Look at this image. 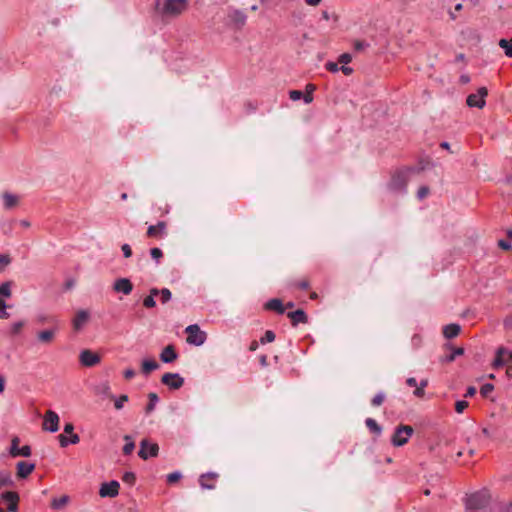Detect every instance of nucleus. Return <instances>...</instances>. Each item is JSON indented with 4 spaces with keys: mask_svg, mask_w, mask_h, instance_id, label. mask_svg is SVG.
<instances>
[{
    "mask_svg": "<svg viewBox=\"0 0 512 512\" xmlns=\"http://www.w3.org/2000/svg\"><path fill=\"white\" fill-rule=\"evenodd\" d=\"M414 168H403L396 171L389 183L390 189L398 194L404 195L407 191V183L409 180V176L412 172H414Z\"/></svg>",
    "mask_w": 512,
    "mask_h": 512,
    "instance_id": "obj_1",
    "label": "nucleus"
},
{
    "mask_svg": "<svg viewBox=\"0 0 512 512\" xmlns=\"http://www.w3.org/2000/svg\"><path fill=\"white\" fill-rule=\"evenodd\" d=\"M490 501V495L487 490H481L469 495L465 501L467 512H475L484 509Z\"/></svg>",
    "mask_w": 512,
    "mask_h": 512,
    "instance_id": "obj_2",
    "label": "nucleus"
},
{
    "mask_svg": "<svg viewBox=\"0 0 512 512\" xmlns=\"http://www.w3.org/2000/svg\"><path fill=\"white\" fill-rule=\"evenodd\" d=\"M188 8V0H165L161 8L164 16H178Z\"/></svg>",
    "mask_w": 512,
    "mask_h": 512,
    "instance_id": "obj_3",
    "label": "nucleus"
},
{
    "mask_svg": "<svg viewBox=\"0 0 512 512\" xmlns=\"http://www.w3.org/2000/svg\"><path fill=\"white\" fill-rule=\"evenodd\" d=\"M412 434H413V428L411 426L400 425V426L396 427V429L392 435V438H391V443L395 447L403 446L404 444H406L408 442V440L412 436Z\"/></svg>",
    "mask_w": 512,
    "mask_h": 512,
    "instance_id": "obj_4",
    "label": "nucleus"
},
{
    "mask_svg": "<svg viewBox=\"0 0 512 512\" xmlns=\"http://www.w3.org/2000/svg\"><path fill=\"white\" fill-rule=\"evenodd\" d=\"M185 332L188 334L186 341L191 345L201 346L206 341V333L197 324L187 326Z\"/></svg>",
    "mask_w": 512,
    "mask_h": 512,
    "instance_id": "obj_5",
    "label": "nucleus"
},
{
    "mask_svg": "<svg viewBox=\"0 0 512 512\" xmlns=\"http://www.w3.org/2000/svg\"><path fill=\"white\" fill-rule=\"evenodd\" d=\"M487 94V88L480 87L476 93H472L467 97L466 103L469 107L482 109L486 105L485 97Z\"/></svg>",
    "mask_w": 512,
    "mask_h": 512,
    "instance_id": "obj_6",
    "label": "nucleus"
},
{
    "mask_svg": "<svg viewBox=\"0 0 512 512\" xmlns=\"http://www.w3.org/2000/svg\"><path fill=\"white\" fill-rule=\"evenodd\" d=\"M159 452V446L156 443H149L148 440L143 439L140 442V449L138 451V456L147 460L150 457H156Z\"/></svg>",
    "mask_w": 512,
    "mask_h": 512,
    "instance_id": "obj_7",
    "label": "nucleus"
},
{
    "mask_svg": "<svg viewBox=\"0 0 512 512\" xmlns=\"http://www.w3.org/2000/svg\"><path fill=\"white\" fill-rule=\"evenodd\" d=\"M0 500L2 502H6L7 512H18V503L20 501V496L15 491H5L0 494Z\"/></svg>",
    "mask_w": 512,
    "mask_h": 512,
    "instance_id": "obj_8",
    "label": "nucleus"
},
{
    "mask_svg": "<svg viewBox=\"0 0 512 512\" xmlns=\"http://www.w3.org/2000/svg\"><path fill=\"white\" fill-rule=\"evenodd\" d=\"M162 384L172 390L180 389L184 384V378L179 373H165L161 378Z\"/></svg>",
    "mask_w": 512,
    "mask_h": 512,
    "instance_id": "obj_9",
    "label": "nucleus"
},
{
    "mask_svg": "<svg viewBox=\"0 0 512 512\" xmlns=\"http://www.w3.org/2000/svg\"><path fill=\"white\" fill-rule=\"evenodd\" d=\"M507 361H512V350L509 351L503 346L498 347L496 350L495 359L492 363V367L498 369L503 367Z\"/></svg>",
    "mask_w": 512,
    "mask_h": 512,
    "instance_id": "obj_10",
    "label": "nucleus"
},
{
    "mask_svg": "<svg viewBox=\"0 0 512 512\" xmlns=\"http://www.w3.org/2000/svg\"><path fill=\"white\" fill-rule=\"evenodd\" d=\"M43 429L55 433L59 429V416L56 412L48 410L44 416Z\"/></svg>",
    "mask_w": 512,
    "mask_h": 512,
    "instance_id": "obj_11",
    "label": "nucleus"
},
{
    "mask_svg": "<svg viewBox=\"0 0 512 512\" xmlns=\"http://www.w3.org/2000/svg\"><path fill=\"white\" fill-rule=\"evenodd\" d=\"M120 484L116 480H112L110 482H105L101 485L99 489V495L103 498L109 497L114 498L119 494Z\"/></svg>",
    "mask_w": 512,
    "mask_h": 512,
    "instance_id": "obj_12",
    "label": "nucleus"
},
{
    "mask_svg": "<svg viewBox=\"0 0 512 512\" xmlns=\"http://www.w3.org/2000/svg\"><path fill=\"white\" fill-rule=\"evenodd\" d=\"M19 438L14 437L11 441V446L9 449V453L12 457H29L31 455V447L29 445H24L21 448L18 446Z\"/></svg>",
    "mask_w": 512,
    "mask_h": 512,
    "instance_id": "obj_13",
    "label": "nucleus"
},
{
    "mask_svg": "<svg viewBox=\"0 0 512 512\" xmlns=\"http://www.w3.org/2000/svg\"><path fill=\"white\" fill-rule=\"evenodd\" d=\"M80 363L85 367H92L100 362V356L90 350H83L79 356Z\"/></svg>",
    "mask_w": 512,
    "mask_h": 512,
    "instance_id": "obj_14",
    "label": "nucleus"
},
{
    "mask_svg": "<svg viewBox=\"0 0 512 512\" xmlns=\"http://www.w3.org/2000/svg\"><path fill=\"white\" fill-rule=\"evenodd\" d=\"M93 392L95 395L101 397L102 399L114 398V395L111 393V388L108 381H103L94 385Z\"/></svg>",
    "mask_w": 512,
    "mask_h": 512,
    "instance_id": "obj_15",
    "label": "nucleus"
},
{
    "mask_svg": "<svg viewBox=\"0 0 512 512\" xmlns=\"http://www.w3.org/2000/svg\"><path fill=\"white\" fill-rule=\"evenodd\" d=\"M114 291L129 295L133 290V285L128 278H119L113 284Z\"/></svg>",
    "mask_w": 512,
    "mask_h": 512,
    "instance_id": "obj_16",
    "label": "nucleus"
},
{
    "mask_svg": "<svg viewBox=\"0 0 512 512\" xmlns=\"http://www.w3.org/2000/svg\"><path fill=\"white\" fill-rule=\"evenodd\" d=\"M17 476L20 479L27 478L35 469V464L27 461H20L16 465Z\"/></svg>",
    "mask_w": 512,
    "mask_h": 512,
    "instance_id": "obj_17",
    "label": "nucleus"
},
{
    "mask_svg": "<svg viewBox=\"0 0 512 512\" xmlns=\"http://www.w3.org/2000/svg\"><path fill=\"white\" fill-rule=\"evenodd\" d=\"M218 475L214 472H208L200 475L199 484L202 489L212 490L215 488L214 480Z\"/></svg>",
    "mask_w": 512,
    "mask_h": 512,
    "instance_id": "obj_18",
    "label": "nucleus"
},
{
    "mask_svg": "<svg viewBox=\"0 0 512 512\" xmlns=\"http://www.w3.org/2000/svg\"><path fill=\"white\" fill-rule=\"evenodd\" d=\"M287 316L291 320L292 326L296 327L298 324H305L308 322L307 314L302 309H297L295 311L289 312Z\"/></svg>",
    "mask_w": 512,
    "mask_h": 512,
    "instance_id": "obj_19",
    "label": "nucleus"
},
{
    "mask_svg": "<svg viewBox=\"0 0 512 512\" xmlns=\"http://www.w3.org/2000/svg\"><path fill=\"white\" fill-rule=\"evenodd\" d=\"M178 357V354L177 352L175 351V348L173 345H168L166 346L161 354H160V359L162 362L164 363H171L173 362L174 360H176Z\"/></svg>",
    "mask_w": 512,
    "mask_h": 512,
    "instance_id": "obj_20",
    "label": "nucleus"
},
{
    "mask_svg": "<svg viewBox=\"0 0 512 512\" xmlns=\"http://www.w3.org/2000/svg\"><path fill=\"white\" fill-rule=\"evenodd\" d=\"M229 18L238 28L243 27L247 20L246 14L238 9L232 10L229 14Z\"/></svg>",
    "mask_w": 512,
    "mask_h": 512,
    "instance_id": "obj_21",
    "label": "nucleus"
},
{
    "mask_svg": "<svg viewBox=\"0 0 512 512\" xmlns=\"http://www.w3.org/2000/svg\"><path fill=\"white\" fill-rule=\"evenodd\" d=\"M264 308L266 310H273L281 315L285 313V306L283 305L282 301L278 298H272L269 301H267L264 305Z\"/></svg>",
    "mask_w": 512,
    "mask_h": 512,
    "instance_id": "obj_22",
    "label": "nucleus"
},
{
    "mask_svg": "<svg viewBox=\"0 0 512 512\" xmlns=\"http://www.w3.org/2000/svg\"><path fill=\"white\" fill-rule=\"evenodd\" d=\"M166 223L163 221H159L157 225H150L147 230V235L149 237H162L165 235Z\"/></svg>",
    "mask_w": 512,
    "mask_h": 512,
    "instance_id": "obj_23",
    "label": "nucleus"
},
{
    "mask_svg": "<svg viewBox=\"0 0 512 512\" xmlns=\"http://www.w3.org/2000/svg\"><path fill=\"white\" fill-rule=\"evenodd\" d=\"M89 318V313L86 310H79L73 319V327L80 330Z\"/></svg>",
    "mask_w": 512,
    "mask_h": 512,
    "instance_id": "obj_24",
    "label": "nucleus"
},
{
    "mask_svg": "<svg viewBox=\"0 0 512 512\" xmlns=\"http://www.w3.org/2000/svg\"><path fill=\"white\" fill-rule=\"evenodd\" d=\"M460 330L459 324L451 323L443 327V335L447 339H452L460 333Z\"/></svg>",
    "mask_w": 512,
    "mask_h": 512,
    "instance_id": "obj_25",
    "label": "nucleus"
},
{
    "mask_svg": "<svg viewBox=\"0 0 512 512\" xmlns=\"http://www.w3.org/2000/svg\"><path fill=\"white\" fill-rule=\"evenodd\" d=\"M15 486V482L9 471L0 469V489L3 487L12 488Z\"/></svg>",
    "mask_w": 512,
    "mask_h": 512,
    "instance_id": "obj_26",
    "label": "nucleus"
},
{
    "mask_svg": "<svg viewBox=\"0 0 512 512\" xmlns=\"http://www.w3.org/2000/svg\"><path fill=\"white\" fill-rule=\"evenodd\" d=\"M61 447H67L69 444H77L80 441L79 435L76 433L70 434V437H66L64 434L58 436Z\"/></svg>",
    "mask_w": 512,
    "mask_h": 512,
    "instance_id": "obj_27",
    "label": "nucleus"
},
{
    "mask_svg": "<svg viewBox=\"0 0 512 512\" xmlns=\"http://www.w3.org/2000/svg\"><path fill=\"white\" fill-rule=\"evenodd\" d=\"M55 333L56 329L43 330L37 334V338L42 343H50L53 340Z\"/></svg>",
    "mask_w": 512,
    "mask_h": 512,
    "instance_id": "obj_28",
    "label": "nucleus"
},
{
    "mask_svg": "<svg viewBox=\"0 0 512 512\" xmlns=\"http://www.w3.org/2000/svg\"><path fill=\"white\" fill-rule=\"evenodd\" d=\"M158 368L159 364L154 359H145L142 362V372L146 375Z\"/></svg>",
    "mask_w": 512,
    "mask_h": 512,
    "instance_id": "obj_29",
    "label": "nucleus"
},
{
    "mask_svg": "<svg viewBox=\"0 0 512 512\" xmlns=\"http://www.w3.org/2000/svg\"><path fill=\"white\" fill-rule=\"evenodd\" d=\"M365 424L371 433L379 436L382 433V427L373 418H367Z\"/></svg>",
    "mask_w": 512,
    "mask_h": 512,
    "instance_id": "obj_30",
    "label": "nucleus"
},
{
    "mask_svg": "<svg viewBox=\"0 0 512 512\" xmlns=\"http://www.w3.org/2000/svg\"><path fill=\"white\" fill-rule=\"evenodd\" d=\"M70 498L68 495H63L60 498H53L51 501V508L55 510L62 509L65 505L68 504Z\"/></svg>",
    "mask_w": 512,
    "mask_h": 512,
    "instance_id": "obj_31",
    "label": "nucleus"
},
{
    "mask_svg": "<svg viewBox=\"0 0 512 512\" xmlns=\"http://www.w3.org/2000/svg\"><path fill=\"white\" fill-rule=\"evenodd\" d=\"M149 403L147 404L145 408V413L150 414L154 411L156 405L159 402V397L156 393L151 392L148 394Z\"/></svg>",
    "mask_w": 512,
    "mask_h": 512,
    "instance_id": "obj_32",
    "label": "nucleus"
},
{
    "mask_svg": "<svg viewBox=\"0 0 512 512\" xmlns=\"http://www.w3.org/2000/svg\"><path fill=\"white\" fill-rule=\"evenodd\" d=\"M17 197L13 194H10V193H4L3 194V202H4V207L6 209H11L13 206L16 205L17 203Z\"/></svg>",
    "mask_w": 512,
    "mask_h": 512,
    "instance_id": "obj_33",
    "label": "nucleus"
},
{
    "mask_svg": "<svg viewBox=\"0 0 512 512\" xmlns=\"http://www.w3.org/2000/svg\"><path fill=\"white\" fill-rule=\"evenodd\" d=\"M463 354H464L463 348H461V347L454 348L449 355H446L445 357L442 358V362H446V363L453 362L457 356H461Z\"/></svg>",
    "mask_w": 512,
    "mask_h": 512,
    "instance_id": "obj_34",
    "label": "nucleus"
},
{
    "mask_svg": "<svg viewBox=\"0 0 512 512\" xmlns=\"http://www.w3.org/2000/svg\"><path fill=\"white\" fill-rule=\"evenodd\" d=\"M499 46L504 50L507 57L512 58V39H501Z\"/></svg>",
    "mask_w": 512,
    "mask_h": 512,
    "instance_id": "obj_35",
    "label": "nucleus"
},
{
    "mask_svg": "<svg viewBox=\"0 0 512 512\" xmlns=\"http://www.w3.org/2000/svg\"><path fill=\"white\" fill-rule=\"evenodd\" d=\"M124 439H125L126 443L123 446V453L125 455H129V454H131L133 452V450L135 448V443L133 442L131 436H129V435H126L124 437Z\"/></svg>",
    "mask_w": 512,
    "mask_h": 512,
    "instance_id": "obj_36",
    "label": "nucleus"
},
{
    "mask_svg": "<svg viewBox=\"0 0 512 512\" xmlns=\"http://www.w3.org/2000/svg\"><path fill=\"white\" fill-rule=\"evenodd\" d=\"M114 400V407L117 410H121L126 402H128L129 397L126 394L120 395L119 397L111 398Z\"/></svg>",
    "mask_w": 512,
    "mask_h": 512,
    "instance_id": "obj_37",
    "label": "nucleus"
},
{
    "mask_svg": "<svg viewBox=\"0 0 512 512\" xmlns=\"http://www.w3.org/2000/svg\"><path fill=\"white\" fill-rule=\"evenodd\" d=\"M11 286H12V282L11 281L3 282L0 285V295H2L4 297H11V294H12Z\"/></svg>",
    "mask_w": 512,
    "mask_h": 512,
    "instance_id": "obj_38",
    "label": "nucleus"
},
{
    "mask_svg": "<svg viewBox=\"0 0 512 512\" xmlns=\"http://www.w3.org/2000/svg\"><path fill=\"white\" fill-rule=\"evenodd\" d=\"M172 299V293L168 288H162L160 290V300L162 304H166Z\"/></svg>",
    "mask_w": 512,
    "mask_h": 512,
    "instance_id": "obj_39",
    "label": "nucleus"
},
{
    "mask_svg": "<svg viewBox=\"0 0 512 512\" xmlns=\"http://www.w3.org/2000/svg\"><path fill=\"white\" fill-rule=\"evenodd\" d=\"M24 325H25V322L22 320L14 322L10 327V334L18 335L21 332Z\"/></svg>",
    "mask_w": 512,
    "mask_h": 512,
    "instance_id": "obj_40",
    "label": "nucleus"
},
{
    "mask_svg": "<svg viewBox=\"0 0 512 512\" xmlns=\"http://www.w3.org/2000/svg\"><path fill=\"white\" fill-rule=\"evenodd\" d=\"M428 385V380L427 379H422L418 385V387H416V389L414 390L413 394L416 396V397H422L424 395V389L425 387Z\"/></svg>",
    "mask_w": 512,
    "mask_h": 512,
    "instance_id": "obj_41",
    "label": "nucleus"
},
{
    "mask_svg": "<svg viewBox=\"0 0 512 512\" xmlns=\"http://www.w3.org/2000/svg\"><path fill=\"white\" fill-rule=\"evenodd\" d=\"M275 333L272 331V330H267L265 333H264V336L261 337L260 339V343L261 344H266V343H271L275 340Z\"/></svg>",
    "mask_w": 512,
    "mask_h": 512,
    "instance_id": "obj_42",
    "label": "nucleus"
},
{
    "mask_svg": "<svg viewBox=\"0 0 512 512\" xmlns=\"http://www.w3.org/2000/svg\"><path fill=\"white\" fill-rule=\"evenodd\" d=\"M122 480L128 485H134L136 481V475L133 472L127 471L123 474Z\"/></svg>",
    "mask_w": 512,
    "mask_h": 512,
    "instance_id": "obj_43",
    "label": "nucleus"
},
{
    "mask_svg": "<svg viewBox=\"0 0 512 512\" xmlns=\"http://www.w3.org/2000/svg\"><path fill=\"white\" fill-rule=\"evenodd\" d=\"M385 400V393L380 391L378 392L371 400V404L373 406H380Z\"/></svg>",
    "mask_w": 512,
    "mask_h": 512,
    "instance_id": "obj_44",
    "label": "nucleus"
},
{
    "mask_svg": "<svg viewBox=\"0 0 512 512\" xmlns=\"http://www.w3.org/2000/svg\"><path fill=\"white\" fill-rule=\"evenodd\" d=\"M494 390V385L491 384V383H485L484 385L481 386L480 388V394L483 396V397H488L489 394Z\"/></svg>",
    "mask_w": 512,
    "mask_h": 512,
    "instance_id": "obj_45",
    "label": "nucleus"
},
{
    "mask_svg": "<svg viewBox=\"0 0 512 512\" xmlns=\"http://www.w3.org/2000/svg\"><path fill=\"white\" fill-rule=\"evenodd\" d=\"M8 305L6 304L5 300L0 298V318L1 319H8L10 317V314L6 311Z\"/></svg>",
    "mask_w": 512,
    "mask_h": 512,
    "instance_id": "obj_46",
    "label": "nucleus"
},
{
    "mask_svg": "<svg viewBox=\"0 0 512 512\" xmlns=\"http://www.w3.org/2000/svg\"><path fill=\"white\" fill-rule=\"evenodd\" d=\"M150 255L158 264L160 259L163 257V252L160 248L154 247L150 250Z\"/></svg>",
    "mask_w": 512,
    "mask_h": 512,
    "instance_id": "obj_47",
    "label": "nucleus"
},
{
    "mask_svg": "<svg viewBox=\"0 0 512 512\" xmlns=\"http://www.w3.org/2000/svg\"><path fill=\"white\" fill-rule=\"evenodd\" d=\"M182 478V474L179 471H174L167 475V483L172 484Z\"/></svg>",
    "mask_w": 512,
    "mask_h": 512,
    "instance_id": "obj_48",
    "label": "nucleus"
},
{
    "mask_svg": "<svg viewBox=\"0 0 512 512\" xmlns=\"http://www.w3.org/2000/svg\"><path fill=\"white\" fill-rule=\"evenodd\" d=\"M11 263V257L7 254H0V271Z\"/></svg>",
    "mask_w": 512,
    "mask_h": 512,
    "instance_id": "obj_49",
    "label": "nucleus"
},
{
    "mask_svg": "<svg viewBox=\"0 0 512 512\" xmlns=\"http://www.w3.org/2000/svg\"><path fill=\"white\" fill-rule=\"evenodd\" d=\"M468 407V402L465 400H459L455 404V410L457 413H462Z\"/></svg>",
    "mask_w": 512,
    "mask_h": 512,
    "instance_id": "obj_50",
    "label": "nucleus"
},
{
    "mask_svg": "<svg viewBox=\"0 0 512 512\" xmlns=\"http://www.w3.org/2000/svg\"><path fill=\"white\" fill-rule=\"evenodd\" d=\"M369 46H370V44L366 41L357 40L354 42V49L356 51H362V50L368 48Z\"/></svg>",
    "mask_w": 512,
    "mask_h": 512,
    "instance_id": "obj_51",
    "label": "nucleus"
},
{
    "mask_svg": "<svg viewBox=\"0 0 512 512\" xmlns=\"http://www.w3.org/2000/svg\"><path fill=\"white\" fill-rule=\"evenodd\" d=\"M143 306L146 308H153L156 306V301L152 296H147L143 300Z\"/></svg>",
    "mask_w": 512,
    "mask_h": 512,
    "instance_id": "obj_52",
    "label": "nucleus"
},
{
    "mask_svg": "<svg viewBox=\"0 0 512 512\" xmlns=\"http://www.w3.org/2000/svg\"><path fill=\"white\" fill-rule=\"evenodd\" d=\"M325 68L332 72V73H336L339 71L340 67L338 66L337 63L335 62H332V61H328L326 64H325Z\"/></svg>",
    "mask_w": 512,
    "mask_h": 512,
    "instance_id": "obj_53",
    "label": "nucleus"
},
{
    "mask_svg": "<svg viewBox=\"0 0 512 512\" xmlns=\"http://www.w3.org/2000/svg\"><path fill=\"white\" fill-rule=\"evenodd\" d=\"M291 286L298 287L301 290H306L309 288V282L304 279L298 282L291 283Z\"/></svg>",
    "mask_w": 512,
    "mask_h": 512,
    "instance_id": "obj_54",
    "label": "nucleus"
},
{
    "mask_svg": "<svg viewBox=\"0 0 512 512\" xmlns=\"http://www.w3.org/2000/svg\"><path fill=\"white\" fill-rule=\"evenodd\" d=\"M289 97L293 101L300 100L303 97V93L300 90H291L289 92Z\"/></svg>",
    "mask_w": 512,
    "mask_h": 512,
    "instance_id": "obj_55",
    "label": "nucleus"
},
{
    "mask_svg": "<svg viewBox=\"0 0 512 512\" xmlns=\"http://www.w3.org/2000/svg\"><path fill=\"white\" fill-rule=\"evenodd\" d=\"M429 194V188L427 186H421L418 189L417 197L422 200Z\"/></svg>",
    "mask_w": 512,
    "mask_h": 512,
    "instance_id": "obj_56",
    "label": "nucleus"
},
{
    "mask_svg": "<svg viewBox=\"0 0 512 512\" xmlns=\"http://www.w3.org/2000/svg\"><path fill=\"white\" fill-rule=\"evenodd\" d=\"M121 250H122V252H123V256H124L125 258H130V257L132 256V249H131V247H130V245H129V244H126V243H125V244H123V245L121 246Z\"/></svg>",
    "mask_w": 512,
    "mask_h": 512,
    "instance_id": "obj_57",
    "label": "nucleus"
},
{
    "mask_svg": "<svg viewBox=\"0 0 512 512\" xmlns=\"http://www.w3.org/2000/svg\"><path fill=\"white\" fill-rule=\"evenodd\" d=\"M352 60V56L349 53H343L339 56L338 61L342 64H348Z\"/></svg>",
    "mask_w": 512,
    "mask_h": 512,
    "instance_id": "obj_58",
    "label": "nucleus"
},
{
    "mask_svg": "<svg viewBox=\"0 0 512 512\" xmlns=\"http://www.w3.org/2000/svg\"><path fill=\"white\" fill-rule=\"evenodd\" d=\"M498 246L504 250H509L512 248V244L509 241L504 240V239H501L498 241Z\"/></svg>",
    "mask_w": 512,
    "mask_h": 512,
    "instance_id": "obj_59",
    "label": "nucleus"
},
{
    "mask_svg": "<svg viewBox=\"0 0 512 512\" xmlns=\"http://www.w3.org/2000/svg\"><path fill=\"white\" fill-rule=\"evenodd\" d=\"M476 394V388L474 386H469L466 389L465 397H472Z\"/></svg>",
    "mask_w": 512,
    "mask_h": 512,
    "instance_id": "obj_60",
    "label": "nucleus"
},
{
    "mask_svg": "<svg viewBox=\"0 0 512 512\" xmlns=\"http://www.w3.org/2000/svg\"><path fill=\"white\" fill-rule=\"evenodd\" d=\"M123 374L126 379H131L135 376L136 373L132 368H128L124 371Z\"/></svg>",
    "mask_w": 512,
    "mask_h": 512,
    "instance_id": "obj_61",
    "label": "nucleus"
},
{
    "mask_svg": "<svg viewBox=\"0 0 512 512\" xmlns=\"http://www.w3.org/2000/svg\"><path fill=\"white\" fill-rule=\"evenodd\" d=\"M73 430H74V426L72 423H66L64 426V429H63L64 433H66V434H72Z\"/></svg>",
    "mask_w": 512,
    "mask_h": 512,
    "instance_id": "obj_62",
    "label": "nucleus"
},
{
    "mask_svg": "<svg viewBox=\"0 0 512 512\" xmlns=\"http://www.w3.org/2000/svg\"><path fill=\"white\" fill-rule=\"evenodd\" d=\"M406 384L409 386V387H418V384H417V381L414 377H409L407 378L406 380Z\"/></svg>",
    "mask_w": 512,
    "mask_h": 512,
    "instance_id": "obj_63",
    "label": "nucleus"
},
{
    "mask_svg": "<svg viewBox=\"0 0 512 512\" xmlns=\"http://www.w3.org/2000/svg\"><path fill=\"white\" fill-rule=\"evenodd\" d=\"M339 70H341L343 72V74H345V75H350L353 72V69L349 66H346V64L341 66Z\"/></svg>",
    "mask_w": 512,
    "mask_h": 512,
    "instance_id": "obj_64",
    "label": "nucleus"
}]
</instances>
